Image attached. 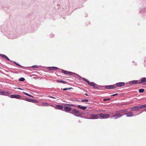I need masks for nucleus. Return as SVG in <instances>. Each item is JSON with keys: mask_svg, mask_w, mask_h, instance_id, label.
I'll return each mask as SVG.
<instances>
[{"mask_svg": "<svg viewBox=\"0 0 146 146\" xmlns=\"http://www.w3.org/2000/svg\"><path fill=\"white\" fill-rule=\"evenodd\" d=\"M25 100L28 102H32L33 103H36L38 102V101L35 100L31 99L29 98H26Z\"/></svg>", "mask_w": 146, "mask_h": 146, "instance_id": "6", "label": "nucleus"}, {"mask_svg": "<svg viewBox=\"0 0 146 146\" xmlns=\"http://www.w3.org/2000/svg\"><path fill=\"white\" fill-rule=\"evenodd\" d=\"M141 108H146V104L141 105Z\"/></svg>", "mask_w": 146, "mask_h": 146, "instance_id": "28", "label": "nucleus"}, {"mask_svg": "<svg viewBox=\"0 0 146 146\" xmlns=\"http://www.w3.org/2000/svg\"><path fill=\"white\" fill-rule=\"evenodd\" d=\"M62 72L65 74L70 75L72 76L74 75L75 74L74 73L65 70H62Z\"/></svg>", "mask_w": 146, "mask_h": 146, "instance_id": "2", "label": "nucleus"}, {"mask_svg": "<svg viewBox=\"0 0 146 146\" xmlns=\"http://www.w3.org/2000/svg\"><path fill=\"white\" fill-rule=\"evenodd\" d=\"M64 106H69V107H71V106H76L73 104H64Z\"/></svg>", "mask_w": 146, "mask_h": 146, "instance_id": "19", "label": "nucleus"}, {"mask_svg": "<svg viewBox=\"0 0 146 146\" xmlns=\"http://www.w3.org/2000/svg\"><path fill=\"white\" fill-rule=\"evenodd\" d=\"M141 108V106H133L129 108L130 109L132 110L133 111H138L139 109Z\"/></svg>", "mask_w": 146, "mask_h": 146, "instance_id": "4", "label": "nucleus"}, {"mask_svg": "<svg viewBox=\"0 0 146 146\" xmlns=\"http://www.w3.org/2000/svg\"><path fill=\"white\" fill-rule=\"evenodd\" d=\"M49 105L46 102H43L41 104V106H47Z\"/></svg>", "mask_w": 146, "mask_h": 146, "instance_id": "20", "label": "nucleus"}, {"mask_svg": "<svg viewBox=\"0 0 146 146\" xmlns=\"http://www.w3.org/2000/svg\"><path fill=\"white\" fill-rule=\"evenodd\" d=\"M127 117H130L134 115V113L132 112H130L126 113L125 114Z\"/></svg>", "mask_w": 146, "mask_h": 146, "instance_id": "13", "label": "nucleus"}, {"mask_svg": "<svg viewBox=\"0 0 146 146\" xmlns=\"http://www.w3.org/2000/svg\"><path fill=\"white\" fill-rule=\"evenodd\" d=\"M117 94H113V95H111V96H116Z\"/></svg>", "mask_w": 146, "mask_h": 146, "instance_id": "32", "label": "nucleus"}, {"mask_svg": "<svg viewBox=\"0 0 146 146\" xmlns=\"http://www.w3.org/2000/svg\"><path fill=\"white\" fill-rule=\"evenodd\" d=\"M144 91V89H141L139 90V92L140 93L143 92Z\"/></svg>", "mask_w": 146, "mask_h": 146, "instance_id": "25", "label": "nucleus"}, {"mask_svg": "<svg viewBox=\"0 0 146 146\" xmlns=\"http://www.w3.org/2000/svg\"><path fill=\"white\" fill-rule=\"evenodd\" d=\"M7 93V92L6 91L0 92V95H6Z\"/></svg>", "mask_w": 146, "mask_h": 146, "instance_id": "21", "label": "nucleus"}, {"mask_svg": "<svg viewBox=\"0 0 146 146\" xmlns=\"http://www.w3.org/2000/svg\"><path fill=\"white\" fill-rule=\"evenodd\" d=\"M116 88L115 85H109L106 86L105 88L108 89H114Z\"/></svg>", "mask_w": 146, "mask_h": 146, "instance_id": "10", "label": "nucleus"}, {"mask_svg": "<svg viewBox=\"0 0 146 146\" xmlns=\"http://www.w3.org/2000/svg\"><path fill=\"white\" fill-rule=\"evenodd\" d=\"M125 84V82H120L117 83L115 85L116 88L117 87H120L124 86Z\"/></svg>", "mask_w": 146, "mask_h": 146, "instance_id": "7", "label": "nucleus"}, {"mask_svg": "<svg viewBox=\"0 0 146 146\" xmlns=\"http://www.w3.org/2000/svg\"><path fill=\"white\" fill-rule=\"evenodd\" d=\"M104 101H106L107 100H110V98H106V99H103Z\"/></svg>", "mask_w": 146, "mask_h": 146, "instance_id": "31", "label": "nucleus"}, {"mask_svg": "<svg viewBox=\"0 0 146 146\" xmlns=\"http://www.w3.org/2000/svg\"><path fill=\"white\" fill-rule=\"evenodd\" d=\"M37 67V66H35H35H33V67H34V68H35V67Z\"/></svg>", "mask_w": 146, "mask_h": 146, "instance_id": "34", "label": "nucleus"}, {"mask_svg": "<svg viewBox=\"0 0 146 146\" xmlns=\"http://www.w3.org/2000/svg\"><path fill=\"white\" fill-rule=\"evenodd\" d=\"M15 64L17 65V66H21V65H19L17 63H15Z\"/></svg>", "mask_w": 146, "mask_h": 146, "instance_id": "33", "label": "nucleus"}, {"mask_svg": "<svg viewBox=\"0 0 146 146\" xmlns=\"http://www.w3.org/2000/svg\"><path fill=\"white\" fill-rule=\"evenodd\" d=\"M49 97L51 98H54V99H55V98H54V97H51V96H49Z\"/></svg>", "mask_w": 146, "mask_h": 146, "instance_id": "35", "label": "nucleus"}, {"mask_svg": "<svg viewBox=\"0 0 146 146\" xmlns=\"http://www.w3.org/2000/svg\"><path fill=\"white\" fill-rule=\"evenodd\" d=\"M146 82V78L144 77L141 80V81L139 82V84H141L143 82Z\"/></svg>", "mask_w": 146, "mask_h": 146, "instance_id": "17", "label": "nucleus"}, {"mask_svg": "<svg viewBox=\"0 0 146 146\" xmlns=\"http://www.w3.org/2000/svg\"><path fill=\"white\" fill-rule=\"evenodd\" d=\"M56 107L57 108L59 109H62L64 108L63 106L61 105H57L56 106Z\"/></svg>", "mask_w": 146, "mask_h": 146, "instance_id": "24", "label": "nucleus"}, {"mask_svg": "<svg viewBox=\"0 0 146 146\" xmlns=\"http://www.w3.org/2000/svg\"><path fill=\"white\" fill-rule=\"evenodd\" d=\"M72 88H64L63 89V90H70Z\"/></svg>", "mask_w": 146, "mask_h": 146, "instance_id": "29", "label": "nucleus"}, {"mask_svg": "<svg viewBox=\"0 0 146 146\" xmlns=\"http://www.w3.org/2000/svg\"><path fill=\"white\" fill-rule=\"evenodd\" d=\"M83 79L90 86H93L94 88L96 89L98 88V87L96 86V84L95 83L93 82H90L88 80L85 78H83Z\"/></svg>", "mask_w": 146, "mask_h": 146, "instance_id": "1", "label": "nucleus"}, {"mask_svg": "<svg viewBox=\"0 0 146 146\" xmlns=\"http://www.w3.org/2000/svg\"><path fill=\"white\" fill-rule=\"evenodd\" d=\"M109 113L110 114H113V113H112V112H109Z\"/></svg>", "mask_w": 146, "mask_h": 146, "instance_id": "36", "label": "nucleus"}, {"mask_svg": "<svg viewBox=\"0 0 146 146\" xmlns=\"http://www.w3.org/2000/svg\"><path fill=\"white\" fill-rule=\"evenodd\" d=\"M23 93L27 96H28L30 97H33V96L25 92H23Z\"/></svg>", "mask_w": 146, "mask_h": 146, "instance_id": "26", "label": "nucleus"}, {"mask_svg": "<svg viewBox=\"0 0 146 146\" xmlns=\"http://www.w3.org/2000/svg\"><path fill=\"white\" fill-rule=\"evenodd\" d=\"M81 101L82 102H88V101L87 99H85L84 100H82Z\"/></svg>", "mask_w": 146, "mask_h": 146, "instance_id": "30", "label": "nucleus"}, {"mask_svg": "<svg viewBox=\"0 0 146 146\" xmlns=\"http://www.w3.org/2000/svg\"><path fill=\"white\" fill-rule=\"evenodd\" d=\"M25 80V79L24 78H21L19 79V81H23Z\"/></svg>", "mask_w": 146, "mask_h": 146, "instance_id": "27", "label": "nucleus"}, {"mask_svg": "<svg viewBox=\"0 0 146 146\" xmlns=\"http://www.w3.org/2000/svg\"><path fill=\"white\" fill-rule=\"evenodd\" d=\"M72 113L74 114L75 115L77 116H79L80 114L79 111L75 109H72Z\"/></svg>", "mask_w": 146, "mask_h": 146, "instance_id": "5", "label": "nucleus"}, {"mask_svg": "<svg viewBox=\"0 0 146 146\" xmlns=\"http://www.w3.org/2000/svg\"><path fill=\"white\" fill-rule=\"evenodd\" d=\"M85 95L86 96H88V94H85Z\"/></svg>", "mask_w": 146, "mask_h": 146, "instance_id": "38", "label": "nucleus"}, {"mask_svg": "<svg viewBox=\"0 0 146 146\" xmlns=\"http://www.w3.org/2000/svg\"><path fill=\"white\" fill-rule=\"evenodd\" d=\"M127 111V110H120L119 111H118V112L120 113H124L126 112Z\"/></svg>", "mask_w": 146, "mask_h": 146, "instance_id": "23", "label": "nucleus"}, {"mask_svg": "<svg viewBox=\"0 0 146 146\" xmlns=\"http://www.w3.org/2000/svg\"><path fill=\"white\" fill-rule=\"evenodd\" d=\"M138 81L137 80H133L132 81L130 82H129V84H138Z\"/></svg>", "mask_w": 146, "mask_h": 146, "instance_id": "14", "label": "nucleus"}, {"mask_svg": "<svg viewBox=\"0 0 146 146\" xmlns=\"http://www.w3.org/2000/svg\"><path fill=\"white\" fill-rule=\"evenodd\" d=\"M145 111H146V109H145Z\"/></svg>", "mask_w": 146, "mask_h": 146, "instance_id": "39", "label": "nucleus"}, {"mask_svg": "<svg viewBox=\"0 0 146 146\" xmlns=\"http://www.w3.org/2000/svg\"><path fill=\"white\" fill-rule=\"evenodd\" d=\"M56 81L57 82H58L62 83H63V84H66V81H63V80H56Z\"/></svg>", "mask_w": 146, "mask_h": 146, "instance_id": "22", "label": "nucleus"}, {"mask_svg": "<svg viewBox=\"0 0 146 146\" xmlns=\"http://www.w3.org/2000/svg\"><path fill=\"white\" fill-rule=\"evenodd\" d=\"M48 69L49 70H57L58 68L55 67H49Z\"/></svg>", "mask_w": 146, "mask_h": 146, "instance_id": "16", "label": "nucleus"}, {"mask_svg": "<svg viewBox=\"0 0 146 146\" xmlns=\"http://www.w3.org/2000/svg\"><path fill=\"white\" fill-rule=\"evenodd\" d=\"M10 97L11 98H15L18 99H20L21 96L19 95H10Z\"/></svg>", "mask_w": 146, "mask_h": 146, "instance_id": "8", "label": "nucleus"}, {"mask_svg": "<svg viewBox=\"0 0 146 146\" xmlns=\"http://www.w3.org/2000/svg\"><path fill=\"white\" fill-rule=\"evenodd\" d=\"M0 56H1L3 58H4L5 59L7 60H9V58L5 55L3 54H0Z\"/></svg>", "mask_w": 146, "mask_h": 146, "instance_id": "15", "label": "nucleus"}, {"mask_svg": "<svg viewBox=\"0 0 146 146\" xmlns=\"http://www.w3.org/2000/svg\"><path fill=\"white\" fill-rule=\"evenodd\" d=\"M77 107L78 108H80V109H82L83 110H86L87 108V107H86L82 106H81L80 105L78 106Z\"/></svg>", "mask_w": 146, "mask_h": 146, "instance_id": "18", "label": "nucleus"}, {"mask_svg": "<svg viewBox=\"0 0 146 146\" xmlns=\"http://www.w3.org/2000/svg\"><path fill=\"white\" fill-rule=\"evenodd\" d=\"M64 110L66 112H69L72 110V108L68 106H64Z\"/></svg>", "mask_w": 146, "mask_h": 146, "instance_id": "9", "label": "nucleus"}, {"mask_svg": "<svg viewBox=\"0 0 146 146\" xmlns=\"http://www.w3.org/2000/svg\"><path fill=\"white\" fill-rule=\"evenodd\" d=\"M122 116V115L118 111H117V113L113 115L111 117L113 118L114 119H116L119 118L120 117Z\"/></svg>", "mask_w": 146, "mask_h": 146, "instance_id": "3", "label": "nucleus"}, {"mask_svg": "<svg viewBox=\"0 0 146 146\" xmlns=\"http://www.w3.org/2000/svg\"><path fill=\"white\" fill-rule=\"evenodd\" d=\"M99 116L102 117H109L110 115L107 114H103L100 113L99 114Z\"/></svg>", "mask_w": 146, "mask_h": 146, "instance_id": "12", "label": "nucleus"}, {"mask_svg": "<svg viewBox=\"0 0 146 146\" xmlns=\"http://www.w3.org/2000/svg\"><path fill=\"white\" fill-rule=\"evenodd\" d=\"M91 116V119H96L98 118L99 114H92L90 115Z\"/></svg>", "mask_w": 146, "mask_h": 146, "instance_id": "11", "label": "nucleus"}, {"mask_svg": "<svg viewBox=\"0 0 146 146\" xmlns=\"http://www.w3.org/2000/svg\"><path fill=\"white\" fill-rule=\"evenodd\" d=\"M18 89H19V90H23V89H22V88H18Z\"/></svg>", "mask_w": 146, "mask_h": 146, "instance_id": "37", "label": "nucleus"}]
</instances>
